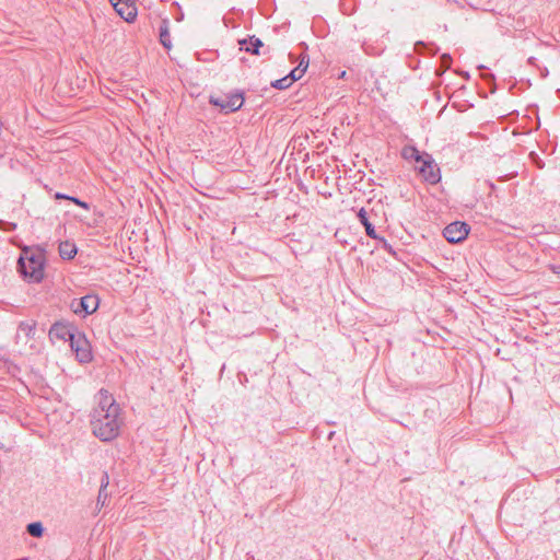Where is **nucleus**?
I'll return each instance as SVG.
<instances>
[{"instance_id": "15", "label": "nucleus", "mask_w": 560, "mask_h": 560, "mask_svg": "<svg viewBox=\"0 0 560 560\" xmlns=\"http://www.w3.org/2000/svg\"><path fill=\"white\" fill-rule=\"evenodd\" d=\"M425 154L427 153H420L415 147H406L402 150L405 159H413L418 163L425 158Z\"/></svg>"}, {"instance_id": "2", "label": "nucleus", "mask_w": 560, "mask_h": 560, "mask_svg": "<svg viewBox=\"0 0 560 560\" xmlns=\"http://www.w3.org/2000/svg\"><path fill=\"white\" fill-rule=\"evenodd\" d=\"M45 255L42 250L24 249L19 258V269L30 281L39 282L44 278Z\"/></svg>"}, {"instance_id": "19", "label": "nucleus", "mask_w": 560, "mask_h": 560, "mask_svg": "<svg viewBox=\"0 0 560 560\" xmlns=\"http://www.w3.org/2000/svg\"><path fill=\"white\" fill-rule=\"evenodd\" d=\"M307 67H308V60H306L304 68L296 67L288 75L290 77V79H293V82H294L304 75Z\"/></svg>"}, {"instance_id": "13", "label": "nucleus", "mask_w": 560, "mask_h": 560, "mask_svg": "<svg viewBox=\"0 0 560 560\" xmlns=\"http://www.w3.org/2000/svg\"><path fill=\"white\" fill-rule=\"evenodd\" d=\"M159 35H160V43L163 45L164 48L171 49L172 42H171V34L168 30V22L166 20H163L160 28H159Z\"/></svg>"}, {"instance_id": "27", "label": "nucleus", "mask_w": 560, "mask_h": 560, "mask_svg": "<svg viewBox=\"0 0 560 560\" xmlns=\"http://www.w3.org/2000/svg\"><path fill=\"white\" fill-rule=\"evenodd\" d=\"M55 198H56V199H67V200H69L70 196L63 195V194H61V192H57V194L55 195Z\"/></svg>"}, {"instance_id": "10", "label": "nucleus", "mask_w": 560, "mask_h": 560, "mask_svg": "<svg viewBox=\"0 0 560 560\" xmlns=\"http://www.w3.org/2000/svg\"><path fill=\"white\" fill-rule=\"evenodd\" d=\"M241 49H244L248 52L259 55V48L264 46L262 42L255 36L249 37L248 39L240 40Z\"/></svg>"}, {"instance_id": "28", "label": "nucleus", "mask_w": 560, "mask_h": 560, "mask_svg": "<svg viewBox=\"0 0 560 560\" xmlns=\"http://www.w3.org/2000/svg\"><path fill=\"white\" fill-rule=\"evenodd\" d=\"M306 60H308L307 56H303L298 67L304 68Z\"/></svg>"}, {"instance_id": "7", "label": "nucleus", "mask_w": 560, "mask_h": 560, "mask_svg": "<svg viewBox=\"0 0 560 560\" xmlns=\"http://www.w3.org/2000/svg\"><path fill=\"white\" fill-rule=\"evenodd\" d=\"M115 11L126 22H133L137 18V8L132 0H109Z\"/></svg>"}, {"instance_id": "6", "label": "nucleus", "mask_w": 560, "mask_h": 560, "mask_svg": "<svg viewBox=\"0 0 560 560\" xmlns=\"http://www.w3.org/2000/svg\"><path fill=\"white\" fill-rule=\"evenodd\" d=\"M469 233V226L465 222H453L444 228L443 236L448 243L456 244L464 241Z\"/></svg>"}, {"instance_id": "9", "label": "nucleus", "mask_w": 560, "mask_h": 560, "mask_svg": "<svg viewBox=\"0 0 560 560\" xmlns=\"http://www.w3.org/2000/svg\"><path fill=\"white\" fill-rule=\"evenodd\" d=\"M98 307V299L96 295H85L80 299L79 306L74 308L75 313L83 312L84 314H92Z\"/></svg>"}, {"instance_id": "26", "label": "nucleus", "mask_w": 560, "mask_h": 560, "mask_svg": "<svg viewBox=\"0 0 560 560\" xmlns=\"http://www.w3.org/2000/svg\"><path fill=\"white\" fill-rule=\"evenodd\" d=\"M382 243H383V248H385L386 250L390 252L392 250V246L386 242L385 238L383 237H380L378 238Z\"/></svg>"}, {"instance_id": "24", "label": "nucleus", "mask_w": 560, "mask_h": 560, "mask_svg": "<svg viewBox=\"0 0 560 560\" xmlns=\"http://www.w3.org/2000/svg\"><path fill=\"white\" fill-rule=\"evenodd\" d=\"M549 269H550L553 273H556V275L560 276V265H550V266H549Z\"/></svg>"}, {"instance_id": "20", "label": "nucleus", "mask_w": 560, "mask_h": 560, "mask_svg": "<svg viewBox=\"0 0 560 560\" xmlns=\"http://www.w3.org/2000/svg\"><path fill=\"white\" fill-rule=\"evenodd\" d=\"M108 498V493L107 491H103V490H98V495H97V502H96V506H97V510L100 511L106 503V500Z\"/></svg>"}, {"instance_id": "14", "label": "nucleus", "mask_w": 560, "mask_h": 560, "mask_svg": "<svg viewBox=\"0 0 560 560\" xmlns=\"http://www.w3.org/2000/svg\"><path fill=\"white\" fill-rule=\"evenodd\" d=\"M59 254L63 259H71L77 254V247L70 242H62L59 245Z\"/></svg>"}, {"instance_id": "16", "label": "nucleus", "mask_w": 560, "mask_h": 560, "mask_svg": "<svg viewBox=\"0 0 560 560\" xmlns=\"http://www.w3.org/2000/svg\"><path fill=\"white\" fill-rule=\"evenodd\" d=\"M26 530L31 536L39 538L44 534V526L40 522H33L27 525Z\"/></svg>"}, {"instance_id": "22", "label": "nucleus", "mask_w": 560, "mask_h": 560, "mask_svg": "<svg viewBox=\"0 0 560 560\" xmlns=\"http://www.w3.org/2000/svg\"><path fill=\"white\" fill-rule=\"evenodd\" d=\"M69 200L83 209H89V205L85 201H82L75 197H70Z\"/></svg>"}, {"instance_id": "23", "label": "nucleus", "mask_w": 560, "mask_h": 560, "mask_svg": "<svg viewBox=\"0 0 560 560\" xmlns=\"http://www.w3.org/2000/svg\"><path fill=\"white\" fill-rule=\"evenodd\" d=\"M441 60H442V65H443L445 68H448V67H450V65H451L452 58H451V56H450V55L444 54V55L442 56Z\"/></svg>"}, {"instance_id": "17", "label": "nucleus", "mask_w": 560, "mask_h": 560, "mask_svg": "<svg viewBox=\"0 0 560 560\" xmlns=\"http://www.w3.org/2000/svg\"><path fill=\"white\" fill-rule=\"evenodd\" d=\"M26 392L33 396H38L39 398H47L48 393L52 389L51 387H24Z\"/></svg>"}, {"instance_id": "11", "label": "nucleus", "mask_w": 560, "mask_h": 560, "mask_svg": "<svg viewBox=\"0 0 560 560\" xmlns=\"http://www.w3.org/2000/svg\"><path fill=\"white\" fill-rule=\"evenodd\" d=\"M360 223L364 226L365 233L369 237L377 240L380 236L376 234L374 225L369 221L368 212L362 208L358 212Z\"/></svg>"}, {"instance_id": "25", "label": "nucleus", "mask_w": 560, "mask_h": 560, "mask_svg": "<svg viewBox=\"0 0 560 560\" xmlns=\"http://www.w3.org/2000/svg\"><path fill=\"white\" fill-rule=\"evenodd\" d=\"M382 243H383V248H385L386 250L390 252L392 250V246L386 242L385 238L383 237H380L378 238Z\"/></svg>"}, {"instance_id": "12", "label": "nucleus", "mask_w": 560, "mask_h": 560, "mask_svg": "<svg viewBox=\"0 0 560 560\" xmlns=\"http://www.w3.org/2000/svg\"><path fill=\"white\" fill-rule=\"evenodd\" d=\"M36 325L34 322H22L18 327L16 337L19 339L30 338L35 334Z\"/></svg>"}, {"instance_id": "3", "label": "nucleus", "mask_w": 560, "mask_h": 560, "mask_svg": "<svg viewBox=\"0 0 560 560\" xmlns=\"http://www.w3.org/2000/svg\"><path fill=\"white\" fill-rule=\"evenodd\" d=\"M70 347L80 363H89L92 361L93 355L90 341L81 331L78 330V332L74 334L70 340Z\"/></svg>"}, {"instance_id": "5", "label": "nucleus", "mask_w": 560, "mask_h": 560, "mask_svg": "<svg viewBox=\"0 0 560 560\" xmlns=\"http://www.w3.org/2000/svg\"><path fill=\"white\" fill-rule=\"evenodd\" d=\"M420 163L419 173L423 179L432 185L439 183L441 179V173L432 156L430 154H425V158L422 159Z\"/></svg>"}, {"instance_id": "4", "label": "nucleus", "mask_w": 560, "mask_h": 560, "mask_svg": "<svg viewBox=\"0 0 560 560\" xmlns=\"http://www.w3.org/2000/svg\"><path fill=\"white\" fill-rule=\"evenodd\" d=\"M210 103L229 113L240 109L243 106L244 97L241 93L210 96Z\"/></svg>"}, {"instance_id": "1", "label": "nucleus", "mask_w": 560, "mask_h": 560, "mask_svg": "<svg viewBox=\"0 0 560 560\" xmlns=\"http://www.w3.org/2000/svg\"><path fill=\"white\" fill-rule=\"evenodd\" d=\"M121 423L120 406L113 394L102 387L98 392L97 407L93 410L91 419L93 434L101 441H112L118 436Z\"/></svg>"}, {"instance_id": "18", "label": "nucleus", "mask_w": 560, "mask_h": 560, "mask_svg": "<svg viewBox=\"0 0 560 560\" xmlns=\"http://www.w3.org/2000/svg\"><path fill=\"white\" fill-rule=\"evenodd\" d=\"M292 83H293V79H290L289 75H285L279 80H276L275 82H272L271 85H272V88L278 89V90H285L289 86H291Z\"/></svg>"}, {"instance_id": "29", "label": "nucleus", "mask_w": 560, "mask_h": 560, "mask_svg": "<svg viewBox=\"0 0 560 560\" xmlns=\"http://www.w3.org/2000/svg\"><path fill=\"white\" fill-rule=\"evenodd\" d=\"M419 46H423V44H422L421 42H418V43L416 44V49H418V47H419Z\"/></svg>"}, {"instance_id": "8", "label": "nucleus", "mask_w": 560, "mask_h": 560, "mask_svg": "<svg viewBox=\"0 0 560 560\" xmlns=\"http://www.w3.org/2000/svg\"><path fill=\"white\" fill-rule=\"evenodd\" d=\"M78 330L65 323H55L49 329L50 340L70 341Z\"/></svg>"}, {"instance_id": "21", "label": "nucleus", "mask_w": 560, "mask_h": 560, "mask_svg": "<svg viewBox=\"0 0 560 560\" xmlns=\"http://www.w3.org/2000/svg\"><path fill=\"white\" fill-rule=\"evenodd\" d=\"M108 485H109V476L106 471H104L102 475V478H101L100 489L103 491L104 490L107 491L106 489H107Z\"/></svg>"}]
</instances>
